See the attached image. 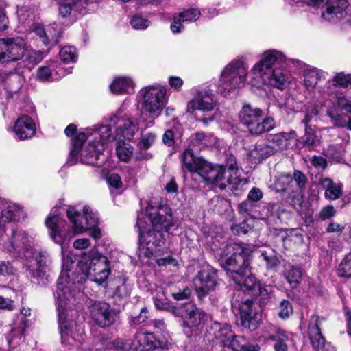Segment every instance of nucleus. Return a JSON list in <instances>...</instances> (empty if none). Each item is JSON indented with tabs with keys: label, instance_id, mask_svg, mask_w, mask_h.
<instances>
[{
	"label": "nucleus",
	"instance_id": "obj_13",
	"mask_svg": "<svg viewBox=\"0 0 351 351\" xmlns=\"http://www.w3.org/2000/svg\"><path fill=\"white\" fill-rule=\"evenodd\" d=\"M218 104L213 90L209 87L197 90L193 97L186 104V112L194 114L196 111L204 113L215 110Z\"/></svg>",
	"mask_w": 351,
	"mask_h": 351
},
{
	"label": "nucleus",
	"instance_id": "obj_11",
	"mask_svg": "<svg viewBox=\"0 0 351 351\" xmlns=\"http://www.w3.org/2000/svg\"><path fill=\"white\" fill-rule=\"evenodd\" d=\"M77 265L82 272V280L85 277L89 278L98 284L105 282L111 272L108 258L95 248L84 252Z\"/></svg>",
	"mask_w": 351,
	"mask_h": 351
},
{
	"label": "nucleus",
	"instance_id": "obj_27",
	"mask_svg": "<svg viewBox=\"0 0 351 351\" xmlns=\"http://www.w3.org/2000/svg\"><path fill=\"white\" fill-rule=\"evenodd\" d=\"M293 335L290 332L275 328L267 339L275 341L274 345L275 351H288L289 348L293 345Z\"/></svg>",
	"mask_w": 351,
	"mask_h": 351
},
{
	"label": "nucleus",
	"instance_id": "obj_60",
	"mask_svg": "<svg viewBox=\"0 0 351 351\" xmlns=\"http://www.w3.org/2000/svg\"><path fill=\"white\" fill-rule=\"evenodd\" d=\"M311 163L315 168L319 169H325L327 167L326 160L322 156H314L311 159Z\"/></svg>",
	"mask_w": 351,
	"mask_h": 351
},
{
	"label": "nucleus",
	"instance_id": "obj_34",
	"mask_svg": "<svg viewBox=\"0 0 351 351\" xmlns=\"http://www.w3.org/2000/svg\"><path fill=\"white\" fill-rule=\"evenodd\" d=\"M214 330V341L216 344L226 347L232 337H234L230 326L226 324L214 323L212 326Z\"/></svg>",
	"mask_w": 351,
	"mask_h": 351
},
{
	"label": "nucleus",
	"instance_id": "obj_63",
	"mask_svg": "<svg viewBox=\"0 0 351 351\" xmlns=\"http://www.w3.org/2000/svg\"><path fill=\"white\" fill-rule=\"evenodd\" d=\"M14 267L9 262L0 261V275L13 274Z\"/></svg>",
	"mask_w": 351,
	"mask_h": 351
},
{
	"label": "nucleus",
	"instance_id": "obj_55",
	"mask_svg": "<svg viewBox=\"0 0 351 351\" xmlns=\"http://www.w3.org/2000/svg\"><path fill=\"white\" fill-rule=\"evenodd\" d=\"M101 344L109 350H114L116 351H124L128 348V345L121 339L103 342Z\"/></svg>",
	"mask_w": 351,
	"mask_h": 351
},
{
	"label": "nucleus",
	"instance_id": "obj_14",
	"mask_svg": "<svg viewBox=\"0 0 351 351\" xmlns=\"http://www.w3.org/2000/svg\"><path fill=\"white\" fill-rule=\"evenodd\" d=\"M184 309V313L181 316L184 332L188 337L197 335L198 326L204 321L205 313L191 303L186 304Z\"/></svg>",
	"mask_w": 351,
	"mask_h": 351
},
{
	"label": "nucleus",
	"instance_id": "obj_15",
	"mask_svg": "<svg viewBox=\"0 0 351 351\" xmlns=\"http://www.w3.org/2000/svg\"><path fill=\"white\" fill-rule=\"evenodd\" d=\"M93 320L101 327L112 325L118 317V312L108 303L95 302L90 306Z\"/></svg>",
	"mask_w": 351,
	"mask_h": 351
},
{
	"label": "nucleus",
	"instance_id": "obj_28",
	"mask_svg": "<svg viewBox=\"0 0 351 351\" xmlns=\"http://www.w3.org/2000/svg\"><path fill=\"white\" fill-rule=\"evenodd\" d=\"M253 303L247 300L240 306V315L243 326L251 330L256 328L258 325V314L253 309Z\"/></svg>",
	"mask_w": 351,
	"mask_h": 351
},
{
	"label": "nucleus",
	"instance_id": "obj_1",
	"mask_svg": "<svg viewBox=\"0 0 351 351\" xmlns=\"http://www.w3.org/2000/svg\"><path fill=\"white\" fill-rule=\"evenodd\" d=\"M287 61L300 68L303 64L299 60L287 59L282 53L277 50L265 51L250 70L243 58L233 59L220 73L217 84L218 92L226 95L244 87L246 84L256 88L268 85L283 91L290 84V75L282 66L274 69L273 66L287 64Z\"/></svg>",
	"mask_w": 351,
	"mask_h": 351
},
{
	"label": "nucleus",
	"instance_id": "obj_10",
	"mask_svg": "<svg viewBox=\"0 0 351 351\" xmlns=\"http://www.w3.org/2000/svg\"><path fill=\"white\" fill-rule=\"evenodd\" d=\"M136 101L141 119H144V114H149L150 118L155 119L160 115L167 104V89L157 84L145 86L137 93Z\"/></svg>",
	"mask_w": 351,
	"mask_h": 351
},
{
	"label": "nucleus",
	"instance_id": "obj_50",
	"mask_svg": "<svg viewBox=\"0 0 351 351\" xmlns=\"http://www.w3.org/2000/svg\"><path fill=\"white\" fill-rule=\"evenodd\" d=\"M274 287L272 285L260 282L255 293L261 296V302H264L265 300L271 299L274 296Z\"/></svg>",
	"mask_w": 351,
	"mask_h": 351
},
{
	"label": "nucleus",
	"instance_id": "obj_20",
	"mask_svg": "<svg viewBox=\"0 0 351 351\" xmlns=\"http://www.w3.org/2000/svg\"><path fill=\"white\" fill-rule=\"evenodd\" d=\"M320 320L318 316H312L308 326V338L316 351H335V348L326 342L319 328Z\"/></svg>",
	"mask_w": 351,
	"mask_h": 351
},
{
	"label": "nucleus",
	"instance_id": "obj_8",
	"mask_svg": "<svg viewBox=\"0 0 351 351\" xmlns=\"http://www.w3.org/2000/svg\"><path fill=\"white\" fill-rule=\"evenodd\" d=\"M252 250L242 243L228 244L223 251L221 263L227 275L241 288L256 291L258 282L253 275L247 276Z\"/></svg>",
	"mask_w": 351,
	"mask_h": 351
},
{
	"label": "nucleus",
	"instance_id": "obj_64",
	"mask_svg": "<svg viewBox=\"0 0 351 351\" xmlns=\"http://www.w3.org/2000/svg\"><path fill=\"white\" fill-rule=\"evenodd\" d=\"M248 199L252 202H258L263 197L262 191L258 188H253L248 193Z\"/></svg>",
	"mask_w": 351,
	"mask_h": 351
},
{
	"label": "nucleus",
	"instance_id": "obj_47",
	"mask_svg": "<svg viewBox=\"0 0 351 351\" xmlns=\"http://www.w3.org/2000/svg\"><path fill=\"white\" fill-rule=\"evenodd\" d=\"M261 252L267 268L273 269L279 264V261L273 249L268 248L267 250H262Z\"/></svg>",
	"mask_w": 351,
	"mask_h": 351
},
{
	"label": "nucleus",
	"instance_id": "obj_38",
	"mask_svg": "<svg viewBox=\"0 0 351 351\" xmlns=\"http://www.w3.org/2000/svg\"><path fill=\"white\" fill-rule=\"evenodd\" d=\"M158 292L160 293L154 298V302L156 308L159 310L171 312L176 316H178V309L167 300L162 289H159Z\"/></svg>",
	"mask_w": 351,
	"mask_h": 351
},
{
	"label": "nucleus",
	"instance_id": "obj_41",
	"mask_svg": "<svg viewBox=\"0 0 351 351\" xmlns=\"http://www.w3.org/2000/svg\"><path fill=\"white\" fill-rule=\"evenodd\" d=\"M293 177L289 174H280L275 177L274 184L271 187L276 192H284L288 189L292 190Z\"/></svg>",
	"mask_w": 351,
	"mask_h": 351
},
{
	"label": "nucleus",
	"instance_id": "obj_33",
	"mask_svg": "<svg viewBox=\"0 0 351 351\" xmlns=\"http://www.w3.org/2000/svg\"><path fill=\"white\" fill-rule=\"evenodd\" d=\"M320 185L324 190V196L327 199L336 200L342 195V184L339 182H335L330 178H321Z\"/></svg>",
	"mask_w": 351,
	"mask_h": 351
},
{
	"label": "nucleus",
	"instance_id": "obj_18",
	"mask_svg": "<svg viewBox=\"0 0 351 351\" xmlns=\"http://www.w3.org/2000/svg\"><path fill=\"white\" fill-rule=\"evenodd\" d=\"M71 72V67L64 69L57 60H51L37 70V79L41 82H53Z\"/></svg>",
	"mask_w": 351,
	"mask_h": 351
},
{
	"label": "nucleus",
	"instance_id": "obj_29",
	"mask_svg": "<svg viewBox=\"0 0 351 351\" xmlns=\"http://www.w3.org/2000/svg\"><path fill=\"white\" fill-rule=\"evenodd\" d=\"M158 345L153 333L145 332H138L132 343L136 351H152Z\"/></svg>",
	"mask_w": 351,
	"mask_h": 351
},
{
	"label": "nucleus",
	"instance_id": "obj_42",
	"mask_svg": "<svg viewBox=\"0 0 351 351\" xmlns=\"http://www.w3.org/2000/svg\"><path fill=\"white\" fill-rule=\"evenodd\" d=\"M59 56L64 64L75 62L78 54L75 45H63L59 51Z\"/></svg>",
	"mask_w": 351,
	"mask_h": 351
},
{
	"label": "nucleus",
	"instance_id": "obj_3",
	"mask_svg": "<svg viewBox=\"0 0 351 351\" xmlns=\"http://www.w3.org/2000/svg\"><path fill=\"white\" fill-rule=\"evenodd\" d=\"M68 244L69 243H65L60 245L62 256V268L54 295L62 343L67 341L68 343H71L70 338L71 341H80L82 339V333L75 334L73 327L76 326V324L73 320L68 319L67 313L68 310L71 309L82 295L80 291L82 278L77 280L71 278V276L73 275L71 269L74 261L72 252L64 250Z\"/></svg>",
	"mask_w": 351,
	"mask_h": 351
},
{
	"label": "nucleus",
	"instance_id": "obj_22",
	"mask_svg": "<svg viewBox=\"0 0 351 351\" xmlns=\"http://www.w3.org/2000/svg\"><path fill=\"white\" fill-rule=\"evenodd\" d=\"M23 214V208L19 204L5 199L0 201V229L6 223L18 220Z\"/></svg>",
	"mask_w": 351,
	"mask_h": 351
},
{
	"label": "nucleus",
	"instance_id": "obj_48",
	"mask_svg": "<svg viewBox=\"0 0 351 351\" xmlns=\"http://www.w3.org/2000/svg\"><path fill=\"white\" fill-rule=\"evenodd\" d=\"M47 53L48 51L46 50H32L27 48L25 58L30 63L37 64L47 56Z\"/></svg>",
	"mask_w": 351,
	"mask_h": 351
},
{
	"label": "nucleus",
	"instance_id": "obj_21",
	"mask_svg": "<svg viewBox=\"0 0 351 351\" xmlns=\"http://www.w3.org/2000/svg\"><path fill=\"white\" fill-rule=\"evenodd\" d=\"M56 24L49 26L47 29L41 25L35 26L32 31L29 32L27 39L34 38V36H37L38 38L36 41L40 42L43 44H47L49 43H57L60 41L62 32L56 28Z\"/></svg>",
	"mask_w": 351,
	"mask_h": 351
},
{
	"label": "nucleus",
	"instance_id": "obj_6",
	"mask_svg": "<svg viewBox=\"0 0 351 351\" xmlns=\"http://www.w3.org/2000/svg\"><path fill=\"white\" fill-rule=\"evenodd\" d=\"M182 160L189 171L197 173L207 184L223 189L228 185L234 189L246 183L245 180L239 178V170L233 156L227 159L226 167L213 166L203 158L195 157L191 149H187L182 154Z\"/></svg>",
	"mask_w": 351,
	"mask_h": 351
},
{
	"label": "nucleus",
	"instance_id": "obj_16",
	"mask_svg": "<svg viewBox=\"0 0 351 351\" xmlns=\"http://www.w3.org/2000/svg\"><path fill=\"white\" fill-rule=\"evenodd\" d=\"M194 287L199 298L215 289L217 285L215 271L209 265L204 266L193 280Z\"/></svg>",
	"mask_w": 351,
	"mask_h": 351
},
{
	"label": "nucleus",
	"instance_id": "obj_58",
	"mask_svg": "<svg viewBox=\"0 0 351 351\" xmlns=\"http://www.w3.org/2000/svg\"><path fill=\"white\" fill-rule=\"evenodd\" d=\"M107 182L111 187L114 189H120L122 186V181L121 177L117 173H111L107 178Z\"/></svg>",
	"mask_w": 351,
	"mask_h": 351
},
{
	"label": "nucleus",
	"instance_id": "obj_43",
	"mask_svg": "<svg viewBox=\"0 0 351 351\" xmlns=\"http://www.w3.org/2000/svg\"><path fill=\"white\" fill-rule=\"evenodd\" d=\"M3 47H7L8 49V61L19 60L25 56L26 51H27V45H3Z\"/></svg>",
	"mask_w": 351,
	"mask_h": 351
},
{
	"label": "nucleus",
	"instance_id": "obj_23",
	"mask_svg": "<svg viewBox=\"0 0 351 351\" xmlns=\"http://www.w3.org/2000/svg\"><path fill=\"white\" fill-rule=\"evenodd\" d=\"M11 130L18 139L25 140L35 135L36 124L31 117L23 114L19 117Z\"/></svg>",
	"mask_w": 351,
	"mask_h": 351
},
{
	"label": "nucleus",
	"instance_id": "obj_44",
	"mask_svg": "<svg viewBox=\"0 0 351 351\" xmlns=\"http://www.w3.org/2000/svg\"><path fill=\"white\" fill-rule=\"evenodd\" d=\"M339 277L351 278V252L344 256L337 269Z\"/></svg>",
	"mask_w": 351,
	"mask_h": 351
},
{
	"label": "nucleus",
	"instance_id": "obj_31",
	"mask_svg": "<svg viewBox=\"0 0 351 351\" xmlns=\"http://www.w3.org/2000/svg\"><path fill=\"white\" fill-rule=\"evenodd\" d=\"M274 148L270 147L268 142L256 144L252 149L247 152V156L253 163L261 162L264 159L274 154Z\"/></svg>",
	"mask_w": 351,
	"mask_h": 351
},
{
	"label": "nucleus",
	"instance_id": "obj_40",
	"mask_svg": "<svg viewBox=\"0 0 351 351\" xmlns=\"http://www.w3.org/2000/svg\"><path fill=\"white\" fill-rule=\"evenodd\" d=\"M283 275L292 288L297 287L302 278V272L300 268L294 266H289L286 268Z\"/></svg>",
	"mask_w": 351,
	"mask_h": 351
},
{
	"label": "nucleus",
	"instance_id": "obj_45",
	"mask_svg": "<svg viewBox=\"0 0 351 351\" xmlns=\"http://www.w3.org/2000/svg\"><path fill=\"white\" fill-rule=\"evenodd\" d=\"M63 2L60 4L59 12L62 17H66L70 15L73 9L78 4L82 5L85 0H62Z\"/></svg>",
	"mask_w": 351,
	"mask_h": 351
},
{
	"label": "nucleus",
	"instance_id": "obj_12",
	"mask_svg": "<svg viewBox=\"0 0 351 351\" xmlns=\"http://www.w3.org/2000/svg\"><path fill=\"white\" fill-rule=\"evenodd\" d=\"M326 112L335 127L344 128L351 130V117L347 113H351V100L345 96L336 97L334 101L326 105Z\"/></svg>",
	"mask_w": 351,
	"mask_h": 351
},
{
	"label": "nucleus",
	"instance_id": "obj_51",
	"mask_svg": "<svg viewBox=\"0 0 351 351\" xmlns=\"http://www.w3.org/2000/svg\"><path fill=\"white\" fill-rule=\"evenodd\" d=\"M274 125L275 122L273 118L266 117L264 119H262L254 129V131H256L255 134H260L265 132L270 131L274 128Z\"/></svg>",
	"mask_w": 351,
	"mask_h": 351
},
{
	"label": "nucleus",
	"instance_id": "obj_49",
	"mask_svg": "<svg viewBox=\"0 0 351 351\" xmlns=\"http://www.w3.org/2000/svg\"><path fill=\"white\" fill-rule=\"evenodd\" d=\"M178 15L184 22H193L199 19L201 12L197 8H189L180 12Z\"/></svg>",
	"mask_w": 351,
	"mask_h": 351
},
{
	"label": "nucleus",
	"instance_id": "obj_5",
	"mask_svg": "<svg viewBox=\"0 0 351 351\" xmlns=\"http://www.w3.org/2000/svg\"><path fill=\"white\" fill-rule=\"evenodd\" d=\"M138 256L150 258L156 256L157 249L164 244L165 234L175 226L171 208L167 205L149 203L145 212L138 215Z\"/></svg>",
	"mask_w": 351,
	"mask_h": 351
},
{
	"label": "nucleus",
	"instance_id": "obj_39",
	"mask_svg": "<svg viewBox=\"0 0 351 351\" xmlns=\"http://www.w3.org/2000/svg\"><path fill=\"white\" fill-rule=\"evenodd\" d=\"M117 141L116 153L118 158L125 162H128L132 154L133 147L125 142L126 139H115Z\"/></svg>",
	"mask_w": 351,
	"mask_h": 351
},
{
	"label": "nucleus",
	"instance_id": "obj_53",
	"mask_svg": "<svg viewBox=\"0 0 351 351\" xmlns=\"http://www.w3.org/2000/svg\"><path fill=\"white\" fill-rule=\"evenodd\" d=\"M130 24L134 29L143 30L149 27L150 21L141 16H134L131 19Z\"/></svg>",
	"mask_w": 351,
	"mask_h": 351
},
{
	"label": "nucleus",
	"instance_id": "obj_57",
	"mask_svg": "<svg viewBox=\"0 0 351 351\" xmlns=\"http://www.w3.org/2000/svg\"><path fill=\"white\" fill-rule=\"evenodd\" d=\"M168 83L171 88L180 91L184 84V81L178 76L171 75L168 77Z\"/></svg>",
	"mask_w": 351,
	"mask_h": 351
},
{
	"label": "nucleus",
	"instance_id": "obj_59",
	"mask_svg": "<svg viewBox=\"0 0 351 351\" xmlns=\"http://www.w3.org/2000/svg\"><path fill=\"white\" fill-rule=\"evenodd\" d=\"M91 245V241L88 238H79L74 241L73 246L76 250H86Z\"/></svg>",
	"mask_w": 351,
	"mask_h": 351
},
{
	"label": "nucleus",
	"instance_id": "obj_9",
	"mask_svg": "<svg viewBox=\"0 0 351 351\" xmlns=\"http://www.w3.org/2000/svg\"><path fill=\"white\" fill-rule=\"evenodd\" d=\"M302 78L303 85L308 95L306 97L310 99L304 107L318 104L321 110L323 106H328L330 103L328 98L330 97L334 86L330 80L323 85L320 84L322 80L326 79V73L319 69L307 65L302 71Z\"/></svg>",
	"mask_w": 351,
	"mask_h": 351
},
{
	"label": "nucleus",
	"instance_id": "obj_52",
	"mask_svg": "<svg viewBox=\"0 0 351 351\" xmlns=\"http://www.w3.org/2000/svg\"><path fill=\"white\" fill-rule=\"evenodd\" d=\"M293 313V308L289 301L282 300L279 305L278 315L280 318L285 319Z\"/></svg>",
	"mask_w": 351,
	"mask_h": 351
},
{
	"label": "nucleus",
	"instance_id": "obj_24",
	"mask_svg": "<svg viewBox=\"0 0 351 351\" xmlns=\"http://www.w3.org/2000/svg\"><path fill=\"white\" fill-rule=\"evenodd\" d=\"M298 136L295 131L271 134L268 138V143L274 148V154L279 150L293 147L297 145Z\"/></svg>",
	"mask_w": 351,
	"mask_h": 351
},
{
	"label": "nucleus",
	"instance_id": "obj_35",
	"mask_svg": "<svg viewBox=\"0 0 351 351\" xmlns=\"http://www.w3.org/2000/svg\"><path fill=\"white\" fill-rule=\"evenodd\" d=\"M155 140L156 135L152 132L147 133L141 137L138 144L140 152L135 156L136 160H148L152 158V154L146 151L154 143Z\"/></svg>",
	"mask_w": 351,
	"mask_h": 351
},
{
	"label": "nucleus",
	"instance_id": "obj_62",
	"mask_svg": "<svg viewBox=\"0 0 351 351\" xmlns=\"http://www.w3.org/2000/svg\"><path fill=\"white\" fill-rule=\"evenodd\" d=\"M173 20V22L171 23L170 26L171 31L173 33L180 32L184 29V26L182 25V23L184 21L180 19L178 15H174Z\"/></svg>",
	"mask_w": 351,
	"mask_h": 351
},
{
	"label": "nucleus",
	"instance_id": "obj_56",
	"mask_svg": "<svg viewBox=\"0 0 351 351\" xmlns=\"http://www.w3.org/2000/svg\"><path fill=\"white\" fill-rule=\"evenodd\" d=\"M345 155V150L341 149L336 150L334 147H330L328 150V156L336 162H344L343 158Z\"/></svg>",
	"mask_w": 351,
	"mask_h": 351
},
{
	"label": "nucleus",
	"instance_id": "obj_30",
	"mask_svg": "<svg viewBox=\"0 0 351 351\" xmlns=\"http://www.w3.org/2000/svg\"><path fill=\"white\" fill-rule=\"evenodd\" d=\"M274 148L270 147L268 142L256 144L252 149L247 152V156L253 163L261 162L264 159L274 154Z\"/></svg>",
	"mask_w": 351,
	"mask_h": 351
},
{
	"label": "nucleus",
	"instance_id": "obj_32",
	"mask_svg": "<svg viewBox=\"0 0 351 351\" xmlns=\"http://www.w3.org/2000/svg\"><path fill=\"white\" fill-rule=\"evenodd\" d=\"M274 148L270 147L268 142L256 144L252 149L247 152V156L253 163L261 162L264 159L274 154Z\"/></svg>",
	"mask_w": 351,
	"mask_h": 351
},
{
	"label": "nucleus",
	"instance_id": "obj_54",
	"mask_svg": "<svg viewBox=\"0 0 351 351\" xmlns=\"http://www.w3.org/2000/svg\"><path fill=\"white\" fill-rule=\"evenodd\" d=\"M293 182L291 184L292 191L302 189L306 181V176L302 172L295 171L293 177Z\"/></svg>",
	"mask_w": 351,
	"mask_h": 351
},
{
	"label": "nucleus",
	"instance_id": "obj_19",
	"mask_svg": "<svg viewBox=\"0 0 351 351\" xmlns=\"http://www.w3.org/2000/svg\"><path fill=\"white\" fill-rule=\"evenodd\" d=\"M319 112V106L318 104H316L315 106H307L302 110L304 118L302 119L301 122L305 125L304 145L311 146L316 145L319 142V139L318 136L315 135L313 128L308 125L310 122L317 119Z\"/></svg>",
	"mask_w": 351,
	"mask_h": 351
},
{
	"label": "nucleus",
	"instance_id": "obj_2",
	"mask_svg": "<svg viewBox=\"0 0 351 351\" xmlns=\"http://www.w3.org/2000/svg\"><path fill=\"white\" fill-rule=\"evenodd\" d=\"M138 132V123L133 119L113 116L106 124L86 128L72 140L67 162L73 165L80 159L82 163L102 166L106 160L104 151L108 143L114 139L130 141Z\"/></svg>",
	"mask_w": 351,
	"mask_h": 351
},
{
	"label": "nucleus",
	"instance_id": "obj_26",
	"mask_svg": "<svg viewBox=\"0 0 351 351\" xmlns=\"http://www.w3.org/2000/svg\"><path fill=\"white\" fill-rule=\"evenodd\" d=\"M135 83L132 77L119 75L114 77L109 85L111 93L117 95L131 94L134 91Z\"/></svg>",
	"mask_w": 351,
	"mask_h": 351
},
{
	"label": "nucleus",
	"instance_id": "obj_36",
	"mask_svg": "<svg viewBox=\"0 0 351 351\" xmlns=\"http://www.w3.org/2000/svg\"><path fill=\"white\" fill-rule=\"evenodd\" d=\"M226 348L232 351H260V347L257 344H248L245 339L241 336L234 335L227 343Z\"/></svg>",
	"mask_w": 351,
	"mask_h": 351
},
{
	"label": "nucleus",
	"instance_id": "obj_37",
	"mask_svg": "<svg viewBox=\"0 0 351 351\" xmlns=\"http://www.w3.org/2000/svg\"><path fill=\"white\" fill-rule=\"evenodd\" d=\"M330 82L333 84L334 88L332 92L330 93V97L328 98V101H334L336 97H341L334 96L336 93L337 86H339L342 88H348L351 85V75L345 74L343 73H337Z\"/></svg>",
	"mask_w": 351,
	"mask_h": 351
},
{
	"label": "nucleus",
	"instance_id": "obj_7",
	"mask_svg": "<svg viewBox=\"0 0 351 351\" xmlns=\"http://www.w3.org/2000/svg\"><path fill=\"white\" fill-rule=\"evenodd\" d=\"M5 247L10 252L23 254L24 267L39 284L46 285L49 282L47 269L51 263V257L47 251L34 247L33 234L21 229H14Z\"/></svg>",
	"mask_w": 351,
	"mask_h": 351
},
{
	"label": "nucleus",
	"instance_id": "obj_25",
	"mask_svg": "<svg viewBox=\"0 0 351 351\" xmlns=\"http://www.w3.org/2000/svg\"><path fill=\"white\" fill-rule=\"evenodd\" d=\"M263 117V111L250 105L244 106L239 114L241 121L247 126L251 134H255L254 129Z\"/></svg>",
	"mask_w": 351,
	"mask_h": 351
},
{
	"label": "nucleus",
	"instance_id": "obj_4",
	"mask_svg": "<svg viewBox=\"0 0 351 351\" xmlns=\"http://www.w3.org/2000/svg\"><path fill=\"white\" fill-rule=\"evenodd\" d=\"M64 208L54 207L45 220L51 239L58 245L69 243L76 234H82L89 230L90 235L95 239L101 237V230L97 227L98 217L96 213L87 206H84L82 212L74 206H68L66 212L71 226H68L61 215Z\"/></svg>",
	"mask_w": 351,
	"mask_h": 351
},
{
	"label": "nucleus",
	"instance_id": "obj_46",
	"mask_svg": "<svg viewBox=\"0 0 351 351\" xmlns=\"http://www.w3.org/2000/svg\"><path fill=\"white\" fill-rule=\"evenodd\" d=\"M4 80H8V88L12 93H16L22 86L23 78L16 73H10Z\"/></svg>",
	"mask_w": 351,
	"mask_h": 351
},
{
	"label": "nucleus",
	"instance_id": "obj_17",
	"mask_svg": "<svg viewBox=\"0 0 351 351\" xmlns=\"http://www.w3.org/2000/svg\"><path fill=\"white\" fill-rule=\"evenodd\" d=\"M347 0H327L322 7V18L330 23H337L347 16Z\"/></svg>",
	"mask_w": 351,
	"mask_h": 351
},
{
	"label": "nucleus",
	"instance_id": "obj_61",
	"mask_svg": "<svg viewBox=\"0 0 351 351\" xmlns=\"http://www.w3.org/2000/svg\"><path fill=\"white\" fill-rule=\"evenodd\" d=\"M335 214V208L332 206H327L324 207L320 211L319 217L323 220H326L332 217Z\"/></svg>",
	"mask_w": 351,
	"mask_h": 351
}]
</instances>
